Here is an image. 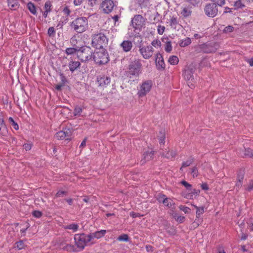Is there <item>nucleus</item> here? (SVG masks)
<instances>
[{"label": "nucleus", "instance_id": "obj_1", "mask_svg": "<svg viewBox=\"0 0 253 253\" xmlns=\"http://www.w3.org/2000/svg\"><path fill=\"white\" fill-rule=\"evenodd\" d=\"M141 63L139 60L131 62L126 73L127 77L130 79L137 78L141 73Z\"/></svg>", "mask_w": 253, "mask_h": 253}, {"label": "nucleus", "instance_id": "obj_2", "mask_svg": "<svg viewBox=\"0 0 253 253\" xmlns=\"http://www.w3.org/2000/svg\"><path fill=\"white\" fill-rule=\"evenodd\" d=\"M74 240L75 246L79 251L83 250L88 243H91L89 234L84 233L75 234L74 235Z\"/></svg>", "mask_w": 253, "mask_h": 253}, {"label": "nucleus", "instance_id": "obj_3", "mask_svg": "<svg viewBox=\"0 0 253 253\" xmlns=\"http://www.w3.org/2000/svg\"><path fill=\"white\" fill-rule=\"evenodd\" d=\"M71 27L77 32L83 33L88 28L87 19L84 17H78L72 22Z\"/></svg>", "mask_w": 253, "mask_h": 253}, {"label": "nucleus", "instance_id": "obj_4", "mask_svg": "<svg viewBox=\"0 0 253 253\" xmlns=\"http://www.w3.org/2000/svg\"><path fill=\"white\" fill-rule=\"evenodd\" d=\"M108 43V39L104 34L98 33L92 36V45L96 48H103Z\"/></svg>", "mask_w": 253, "mask_h": 253}, {"label": "nucleus", "instance_id": "obj_5", "mask_svg": "<svg viewBox=\"0 0 253 253\" xmlns=\"http://www.w3.org/2000/svg\"><path fill=\"white\" fill-rule=\"evenodd\" d=\"M93 50L89 46H84L80 48L78 52V57L82 62H86L93 58Z\"/></svg>", "mask_w": 253, "mask_h": 253}, {"label": "nucleus", "instance_id": "obj_6", "mask_svg": "<svg viewBox=\"0 0 253 253\" xmlns=\"http://www.w3.org/2000/svg\"><path fill=\"white\" fill-rule=\"evenodd\" d=\"M93 59L94 62L98 64H105L109 61L108 55L105 51L104 48L100 49L99 51L93 53Z\"/></svg>", "mask_w": 253, "mask_h": 253}, {"label": "nucleus", "instance_id": "obj_7", "mask_svg": "<svg viewBox=\"0 0 253 253\" xmlns=\"http://www.w3.org/2000/svg\"><path fill=\"white\" fill-rule=\"evenodd\" d=\"M154 48L150 45H140L139 51L143 58L149 59L152 57L154 53Z\"/></svg>", "mask_w": 253, "mask_h": 253}, {"label": "nucleus", "instance_id": "obj_8", "mask_svg": "<svg viewBox=\"0 0 253 253\" xmlns=\"http://www.w3.org/2000/svg\"><path fill=\"white\" fill-rule=\"evenodd\" d=\"M152 82L151 81H146L144 82L140 86V89L138 92V95L140 97H142L148 93L152 86Z\"/></svg>", "mask_w": 253, "mask_h": 253}, {"label": "nucleus", "instance_id": "obj_9", "mask_svg": "<svg viewBox=\"0 0 253 253\" xmlns=\"http://www.w3.org/2000/svg\"><path fill=\"white\" fill-rule=\"evenodd\" d=\"M145 19L141 15H136L131 20V24L136 29H140L144 25Z\"/></svg>", "mask_w": 253, "mask_h": 253}, {"label": "nucleus", "instance_id": "obj_10", "mask_svg": "<svg viewBox=\"0 0 253 253\" xmlns=\"http://www.w3.org/2000/svg\"><path fill=\"white\" fill-rule=\"evenodd\" d=\"M218 10L215 3H210L206 5L205 12L206 14L211 17H214L217 14Z\"/></svg>", "mask_w": 253, "mask_h": 253}, {"label": "nucleus", "instance_id": "obj_11", "mask_svg": "<svg viewBox=\"0 0 253 253\" xmlns=\"http://www.w3.org/2000/svg\"><path fill=\"white\" fill-rule=\"evenodd\" d=\"M218 48L217 43H210L201 45V49L205 53H211L215 52Z\"/></svg>", "mask_w": 253, "mask_h": 253}, {"label": "nucleus", "instance_id": "obj_12", "mask_svg": "<svg viewBox=\"0 0 253 253\" xmlns=\"http://www.w3.org/2000/svg\"><path fill=\"white\" fill-rule=\"evenodd\" d=\"M110 78L104 75H101L97 77V83L98 85L102 87H106L110 84Z\"/></svg>", "mask_w": 253, "mask_h": 253}, {"label": "nucleus", "instance_id": "obj_13", "mask_svg": "<svg viewBox=\"0 0 253 253\" xmlns=\"http://www.w3.org/2000/svg\"><path fill=\"white\" fill-rule=\"evenodd\" d=\"M71 131L70 129L65 128L63 130L58 132L56 134V138L59 140L71 139Z\"/></svg>", "mask_w": 253, "mask_h": 253}, {"label": "nucleus", "instance_id": "obj_14", "mask_svg": "<svg viewBox=\"0 0 253 253\" xmlns=\"http://www.w3.org/2000/svg\"><path fill=\"white\" fill-rule=\"evenodd\" d=\"M114 6V3L112 0H105L102 2L101 8L106 13L110 12Z\"/></svg>", "mask_w": 253, "mask_h": 253}, {"label": "nucleus", "instance_id": "obj_15", "mask_svg": "<svg viewBox=\"0 0 253 253\" xmlns=\"http://www.w3.org/2000/svg\"><path fill=\"white\" fill-rule=\"evenodd\" d=\"M107 231L106 230H101L100 231H97L93 233H91L89 234V237L90 238V240L91 242V244H93L94 242L93 240L94 239H99L102 237H103L105 234L106 233Z\"/></svg>", "mask_w": 253, "mask_h": 253}, {"label": "nucleus", "instance_id": "obj_16", "mask_svg": "<svg viewBox=\"0 0 253 253\" xmlns=\"http://www.w3.org/2000/svg\"><path fill=\"white\" fill-rule=\"evenodd\" d=\"M154 152L152 150H149L144 152L143 154V159L141 160V164H144L146 161H148L153 158Z\"/></svg>", "mask_w": 253, "mask_h": 253}, {"label": "nucleus", "instance_id": "obj_17", "mask_svg": "<svg viewBox=\"0 0 253 253\" xmlns=\"http://www.w3.org/2000/svg\"><path fill=\"white\" fill-rule=\"evenodd\" d=\"M156 63L158 69H164L165 68V63L160 53H157L156 57Z\"/></svg>", "mask_w": 253, "mask_h": 253}, {"label": "nucleus", "instance_id": "obj_18", "mask_svg": "<svg viewBox=\"0 0 253 253\" xmlns=\"http://www.w3.org/2000/svg\"><path fill=\"white\" fill-rule=\"evenodd\" d=\"M192 6L189 7L187 5H183L181 7V11L180 12L181 14L184 17H187L190 16L191 15L192 11L191 8Z\"/></svg>", "mask_w": 253, "mask_h": 253}, {"label": "nucleus", "instance_id": "obj_19", "mask_svg": "<svg viewBox=\"0 0 253 253\" xmlns=\"http://www.w3.org/2000/svg\"><path fill=\"white\" fill-rule=\"evenodd\" d=\"M121 47L125 52L129 51L132 47V43L129 41H124L121 44Z\"/></svg>", "mask_w": 253, "mask_h": 253}, {"label": "nucleus", "instance_id": "obj_20", "mask_svg": "<svg viewBox=\"0 0 253 253\" xmlns=\"http://www.w3.org/2000/svg\"><path fill=\"white\" fill-rule=\"evenodd\" d=\"M81 66V63L79 61H75L73 60H71L69 63V70L73 72L78 68H79Z\"/></svg>", "mask_w": 253, "mask_h": 253}, {"label": "nucleus", "instance_id": "obj_21", "mask_svg": "<svg viewBox=\"0 0 253 253\" xmlns=\"http://www.w3.org/2000/svg\"><path fill=\"white\" fill-rule=\"evenodd\" d=\"M169 26L172 29H176L179 25L176 16H171L169 20Z\"/></svg>", "mask_w": 253, "mask_h": 253}, {"label": "nucleus", "instance_id": "obj_22", "mask_svg": "<svg viewBox=\"0 0 253 253\" xmlns=\"http://www.w3.org/2000/svg\"><path fill=\"white\" fill-rule=\"evenodd\" d=\"M8 6L11 10H15L19 7V3L17 0H7Z\"/></svg>", "mask_w": 253, "mask_h": 253}, {"label": "nucleus", "instance_id": "obj_23", "mask_svg": "<svg viewBox=\"0 0 253 253\" xmlns=\"http://www.w3.org/2000/svg\"><path fill=\"white\" fill-rule=\"evenodd\" d=\"M163 204L165 206L168 207L170 209H174L175 208V203L173 200L170 198H166L165 199V201L164 200Z\"/></svg>", "mask_w": 253, "mask_h": 253}, {"label": "nucleus", "instance_id": "obj_24", "mask_svg": "<svg viewBox=\"0 0 253 253\" xmlns=\"http://www.w3.org/2000/svg\"><path fill=\"white\" fill-rule=\"evenodd\" d=\"M51 6L52 4L50 1H47L45 3L44 6L45 11L43 13V16L44 18H46L48 13L51 11Z\"/></svg>", "mask_w": 253, "mask_h": 253}, {"label": "nucleus", "instance_id": "obj_25", "mask_svg": "<svg viewBox=\"0 0 253 253\" xmlns=\"http://www.w3.org/2000/svg\"><path fill=\"white\" fill-rule=\"evenodd\" d=\"M7 133V130L4 121L2 119H0V134L2 136H6Z\"/></svg>", "mask_w": 253, "mask_h": 253}, {"label": "nucleus", "instance_id": "obj_26", "mask_svg": "<svg viewBox=\"0 0 253 253\" xmlns=\"http://www.w3.org/2000/svg\"><path fill=\"white\" fill-rule=\"evenodd\" d=\"M63 249L65 251L70 252H77L79 251L77 247L71 244H67L63 247Z\"/></svg>", "mask_w": 253, "mask_h": 253}, {"label": "nucleus", "instance_id": "obj_27", "mask_svg": "<svg viewBox=\"0 0 253 253\" xmlns=\"http://www.w3.org/2000/svg\"><path fill=\"white\" fill-rule=\"evenodd\" d=\"M244 178L243 172H240L238 174V181L237 182L235 187L236 188L239 189L242 185V181Z\"/></svg>", "mask_w": 253, "mask_h": 253}, {"label": "nucleus", "instance_id": "obj_28", "mask_svg": "<svg viewBox=\"0 0 253 253\" xmlns=\"http://www.w3.org/2000/svg\"><path fill=\"white\" fill-rule=\"evenodd\" d=\"M196 209V218H201V215L204 212V208L203 207H198L196 205H192Z\"/></svg>", "mask_w": 253, "mask_h": 253}, {"label": "nucleus", "instance_id": "obj_29", "mask_svg": "<svg viewBox=\"0 0 253 253\" xmlns=\"http://www.w3.org/2000/svg\"><path fill=\"white\" fill-rule=\"evenodd\" d=\"M183 74L184 78L188 81L192 80L193 79L192 72L189 69H185Z\"/></svg>", "mask_w": 253, "mask_h": 253}, {"label": "nucleus", "instance_id": "obj_30", "mask_svg": "<svg viewBox=\"0 0 253 253\" xmlns=\"http://www.w3.org/2000/svg\"><path fill=\"white\" fill-rule=\"evenodd\" d=\"M191 43V40L189 38H186L184 39L181 40L179 41V45L180 47H185Z\"/></svg>", "mask_w": 253, "mask_h": 253}, {"label": "nucleus", "instance_id": "obj_31", "mask_svg": "<svg viewBox=\"0 0 253 253\" xmlns=\"http://www.w3.org/2000/svg\"><path fill=\"white\" fill-rule=\"evenodd\" d=\"M79 47H69L66 48L65 52L67 55H72L75 54L76 52H79Z\"/></svg>", "mask_w": 253, "mask_h": 253}, {"label": "nucleus", "instance_id": "obj_32", "mask_svg": "<svg viewBox=\"0 0 253 253\" xmlns=\"http://www.w3.org/2000/svg\"><path fill=\"white\" fill-rule=\"evenodd\" d=\"M243 0H237L234 2V6L235 9H242L245 7Z\"/></svg>", "mask_w": 253, "mask_h": 253}, {"label": "nucleus", "instance_id": "obj_33", "mask_svg": "<svg viewBox=\"0 0 253 253\" xmlns=\"http://www.w3.org/2000/svg\"><path fill=\"white\" fill-rule=\"evenodd\" d=\"M27 8L32 14L34 15H36V8L35 5L33 3L31 2H28L27 4Z\"/></svg>", "mask_w": 253, "mask_h": 253}, {"label": "nucleus", "instance_id": "obj_34", "mask_svg": "<svg viewBox=\"0 0 253 253\" xmlns=\"http://www.w3.org/2000/svg\"><path fill=\"white\" fill-rule=\"evenodd\" d=\"M79 225L76 223H73L67 225L65 227L66 229H69L73 231V232H76L79 229Z\"/></svg>", "mask_w": 253, "mask_h": 253}, {"label": "nucleus", "instance_id": "obj_35", "mask_svg": "<svg viewBox=\"0 0 253 253\" xmlns=\"http://www.w3.org/2000/svg\"><path fill=\"white\" fill-rule=\"evenodd\" d=\"M179 61V59L176 56H171L169 59V62L171 65H176Z\"/></svg>", "mask_w": 253, "mask_h": 253}, {"label": "nucleus", "instance_id": "obj_36", "mask_svg": "<svg viewBox=\"0 0 253 253\" xmlns=\"http://www.w3.org/2000/svg\"><path fill=\"white\" fill-rule=\"evenodd\" d=\"M173 217L174 218V219L179 223H182L184 221L185 217L183 216H181L178 215L176 213H174L172 214Z\"/></svg>", "mask_w": 253, "mask_h": 253}, {"label": "nucleus", "instance_id": "obj_37", "mask_svg": "<svg viewBox=\"0 0 253 253\" xmlns=\"http://www.w3.org/2000/svg\"><path fill=\"white\" fill-rule=\"evenodd\" d=\"M151 46L155 48H160L161 46L162 43L161 41L158 39H155L151 42Z\"/></svg>", "mask_w": 253, "mask_h": 253}, {"label": "nucleus", "instance_id": "obj_38", "mask_svg": "<svg viewBox=\"0 0 253 253\" xmlns=\"http://www.w3.org/2000/svg\"><path fill=\"white\" fill-rule=\"evenodd\" d=\"M118 240L119 241L128 242L129 238L127 234H124L119 236Z\"/></svg>", "mask_w": 253, "mask_h": 253}, {"label": "nucleus", "instance_id": "obj_39", "mask_svg": "<svg viewBox=\"0 0 253 253\" xmlns=\"http://www.w3.org/2000/svg\"><path fill=\"white\" fill-rule=\"evenodd\" d=\"M8 121L9 123L13 127L15 130H18L19 129V126L18 124L14 121L12 118H9Z\"/></svg>", "mask_w": 253, "mask_h": 253}, {"label": "nucleus", "instance_id": "obj_40", "mask_svg": "<svg viewBox=\"0 0 253 253\" xmlns=\"http://www.w3.org/2000/svg\"><path fill=\"white\" fill-rule=\"evenodd\" d=\"M241 249L243 252H249L251 253H253V250H252V246L249 245H248L247 246H242Z\"/></svg>", "mask_w": 253, "mask_h": 253}, {"label": "nucleus", "instance_id": "obj_41", "mask_svg": "<svg viewBox=\"0 0 253 253\" xmlns=\"http://www.w3.org/2000/svg\"><path fill=\"white\" fill-rule=\"evenodd\" d=\"M202 222V218H196L195 220L192 223V227L196 228H197L200 224H201Z\"/></svg>", "mask_w": 253, "mask_h": 253}, {"label": "nucleus", "instance_id": "obj_42", "mask_svg": "<svg viewBox=\"0 0 253 253\" xmlns=\"http://www.w3.org/2000/svg\"><path fill=\"white\" fill-rule=\"evenodd\" d=\"M192 162H193L192 159H189V160H187V161H186L185 162H184L182 163V166L180 168V169L181 170H182V169L183 168L188 167L192 163Z\"/></svg>", "mask_w": 253, "mask_h": 253}, {"label": "nucleus", "instance_id": "obj_43", "mask_svg": "<svg viewBox=\"0 0 253 253\" xmlns=\"http://www.w3.org/2000/svg\"><path fill=\"white\" fill-rule=\"evenodd\" d=\"M15 248L18 250H22L24 248L25 244L23 241H19L15 243Z\"/></svg>", "mask_w": 253, "mask_h": 253}, {"label": "nucleus", "instance_id": "obj_44", "mask_svg": "<svg viewBox=\"0 0 253 253\" xmlns=\"http://www.w3.org/2000/svg\"><path fill=\"white\" fill-rule=\"evenodd\" d=\"M165 31V27L161 25H159L157 26V32L158 34L162 35Z\"/></svg>", "mask_w": 253, "mask_h": 253}, {"label": "nucleus", "instance_id": "obj_45", "mask_svg": "<svg viewBox=\"0 0 253 253\" xmlns=\"http://www.w3.org/2000/svg\"><path fill=\"white\" fill-rule=\"evenodd\" d=\"M179 209L181 211H183L185 213H189L191 211V209L189 208L184 206L180 205L179 207Z\"/></svg>", "mask_w": 253, "mask_h": 253}, {"label": "nucleus", "instance_id": "obj_46", "mask_svg": "<svg viewBox=\"0 0 253 253\" xmlns=\"http://www.w3.org/2000/svg\"><path fill=\"white\" fill-rule=\"evenodd\" d=\"M244 155L247 157L253 158V151L250 148L245 149Z\"/></svg>", "mask_w": 253, "mask_h": 253}, {"label": "nucleus", "instance_id": "obj_47", "mask_svg": "<svg viewBox=\"0 0 253 253\" xmlns=\"http://www.w3.org/2000/svg\"><path fill=\"white\" fill-rule=\"evenodd\" d=\"M159 142L160 143L164 144L165 139V134L164 132L161 131L160 135L158 136Z\"/></svg>", "mask_w": 253, "mask_h": 253}, {"label": "nucleus", "instance_id": "obj_48", "mask_svg": "<svg viewBox=\"0 0 253 253\" xmlns=\"http://www.w3.org/2000/svg\"><path fill=\"white\" fill-rule=\"evenodd\" d=\"M186 1L189 3L191 6H195L200 2V0H186Z\"/></svg>", "mask_w": 253, "mask_h": 253}, {"label": "nucleus", "instance_id": "obj_49", "mask_svg": "<svg viewBox=\"0 0 253 253\" xmlns=\"http://www.w3.org/2000/svg\"><path fill=\"white\" fill-rule=\"evenodd\" d=\"M191 174L193 177H196L198 174V169L196 167H193L191 169Z\"/></svg>", "mask_w": 253, "mask_h": 253}, {"label": "nucleus", "instance_id": "obj_50", "mask_svg": "<svg viewBox=\"0 0 253 253\" xmlns=\"http://www.w3.org/2000/svg\"><path fill=\"white\" fill-rule=\"evenodd\" d=\"M82 109L81 107H76L75 108L74 112V115L75 116L80 115L81 114V113H82Z\"/></svg>", "mask_w": 253, "mask_h": 253}, {"label": "nucleus", "instance_id": "obj_51", "mask_svg": "<svg viewBox=\"0 0 253 253\" xmlns=\"http://www.w3.org/2000/svg\"><path fill=\"white\" fill-rule=\"evenodd\" d=\"M172 50V46L170 42H168L166 43L165 50L168 52H170Z\"/></svg>", "mask_w": 253, "mask_h": 253}, {"label": "nucleus", "instance_id": "obj_52", "mask_svg": "<svg viewBox=\"0 0 253 253\" xmlns=\"http://www.w3.org/2000/svg\"><path fill=\"white\" fill-rule=\"evenodd\" d=\"M163 155L165 157L169 158V159L173 158L175 156V153L173 152H168L166 154H164Z\"/></svg>", "mask_w": 253, "mask_h": 253}, {"label": "nucleus", "instance_id": "obj_53", "mask_svg": "<svg viewBox=\"0 0 253 253\" xmlns=\"http://www.w3.org/2000/svg\"><path fill=\"white\" fill-rule=\"evenodd\" d=\"M149 0H138V2L141 6H146L148 3Z\"/></svg>", "mask_w": 253, "mask_h": 253}, {"label": "nucleus", "instance_id": "obj_54", "mask_svg": "<svg viewBox=\"0 0 253 253\" xmlns=\"http://www.w3.org/2000/svg\"><path fill=\"white\" fill-rule=\"evenodd\" d=\"M33 215L37 218H40L41 217L42 213L39 211H35L32 212Z\"/></svg>", "mask_w": 253, "mask_h": 253}, {"label": "nucleus", "instance_id": "obj_55", "mask_svg": "<svg viewBox=\"0 0 253 253\" xmlns=\"http://www.w3.org/2000/svg\"><path fill=\"white\" fill-rule=\"evenodd\" d=\"M32 144L30 143H29L24 144L23 145V149H24L26 151H29V150H31V149L32 148Z\"/></svg>", "mask_w": 253, "mask_h": 253}, {"label": "nucleus", "instance_id": "obj_56", "mask_svg": "<svg viewBox=\"0 0 253 253\" xmlns=\"http://www.w3.org/2000/svg\"><path fill=\"white\" fill-rule=\"evenodd\" d=\"M55 31L53 27H50L48 30V34L49 36H53L55 34Z\"/></svg>", "mask_w": 253, "mask_h": 253}, {"label": "nucleus", "instance_id": "obj_57", "mask_svg": "<svg viewBox=\"0 0 253 253\" xmlns=\"http://www.w3.org/2000/svg\"><path fill=\"white\" fill-rule=\"evenodd\" d=\"M234 28L232 26H228L226 27L224 29L225 33H230L233 31Z\"/></svg>", "mask_w": 253, "mask_h": 253}, {"label": "nucleus", "instance_id": "obj_58", "mask_svg": "<svg viewBox=\"0 0 253 253\" xmlns=\"http://www.w3.org/2000/svg\"><path fill=\"white\" fill-rule=\"evenodd\" d=\"M167 197L165 195H160L158 197V200L160 203H163L164 200L165 201V199H166Z\"/></svg>", "mask_w": 253, "mask_h": 253}, {"label": "nucleus", "instance_id": "obj_59", "mask_svg": "<svg viewBox=\"0 0 253 253\" xmlns=\"http://www.w3.org/2000/svg\"><path fill=\"white\" fill-rule=\"evenodd\" d=\"M219 6H222L225 4V0H213Z\"/></svg>", "mask_w": 253, "mask_h": 253}, {"label": "nucleus", "instance_id": "obj_60", "mask_svg": "<svg viewBox=\"0 0 253 253\" xmlns=\"http://www.w3.org/2000/svg\"><path fill=\"white\" fill-rule=\"evenodd\" d=\"M181 183L185 186L187 189H190L191 187V185L185 181H182Z\"/></svg>", "mask_w": 253, "mask_h": 253}, {"label": "nucleus", "instance_id": "obj_61", "mask_svg": "<svg viewBox=\"0 0 253 253\" xmlns=\"http://www.w3.org/2000/svg\"><path fill=\"white\" fill-rule=\"evenodd\" d=\"M63 12L64 13V14H65L67 16H69L71 13L70 10L67 6L65 7L63 9Z\"/></svg>", "mask_w": 253, "mask_h": 253}, {"label": "nucleus", "instance_id": "obj_62", "mask_svg": "<svg viewBox=\"0 0 253 253\" xmlns=\"http://www.w3.org/2000/svg\"><path fill=\"white\" fill-rule=\"evenodd\" d=\"M246 189L248 191H251L253 189V181H251L249 183V184L246 188Z\"/></svg>", "mask_w": 253, "mask_h": 253}, {"label": "nucleus", "instance_id": "obj_63", "mask_svg": "<svg viewBox=\"0 0 253 253\" xmlns=\"http://www.w3.org/2000/svg\"><path fill=\"white\" fill-rule=\"evenodd\" d=\"M130 215L132 217H133V218H135L136 217H141V216H142V215H140L139 213H136V212H134L133 211H132V212H130Z\"/></svg>", "mask_w": 253, "mask_h": 253}, {"label": "nucleus", "instance_id": "obj_64", "mask_svg": "<svg viewBox=\"0 0 253 253\" xmlns=\"http://www.w3.org/2000/svg\"><path fill=\"white\" fill-rule=\"evenodd\" d=\"M84 0H74V4L76 6L80 5L82 4Z\"/></svg>", "mask_w": 253, "mask_h": 253}]
</instances>
